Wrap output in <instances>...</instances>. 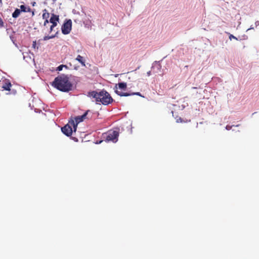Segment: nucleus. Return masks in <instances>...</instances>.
I'll return each instance as SVG.
<instances>
[{
	"label": "nucleus",
	"mask_w": 259,
	"mask_h": 259,
	"mask_svg": "<svg viewBox=\"0 0 259 259\" xmlns=\"http://www.w3.org/2000/svg\"><path fill=\"white\" fill-rule=\"evenodd\" d=\"M52 85L58 90L64 92L71 90L72 88V84L69 78L64 75L56 77Z\"/></svg>",
	"instance_id": "nucleus-1"
},
{
	"label": "nucleus",
	"mask_w": 259,
	"mask_h": 259,
	"mask_svg": "<svg viewBox=\"0 0 259 259\" xmlns=\"http://www.w3.org/2000/svg\"><path fill=\"white\" fill-rule=\"evenodd\" d=\"M88 95L96 99L97 102H101L105 105H107L112 103L113 99L110 94L106 91L102 90L100 92L92 91L89 92Z\"/></svg>",
	"instance_id": "nucleus-2"
},
{
	"label": "nucleus",
	"mask_w": 259,
	"mask_h": 259,
	"mask_svg": "<svg viewBox=\"0 0 259 259\" xmlns=\"http://www.w3.org/2000/svg\"><path fill=\"white\" fill-rule=\"evenodd\" d=\"M74 120L71 119L67 124L61 128V131L64 134L69 137L72 135L73 132H74Z\"/></svg>",
	"instance_id": "nucleus-3"
},
{
	"label": "nucleus",
	"mask_w": 259,
	"mask_h": 259,
	"mask_svg": "<svg viewBox=\"0 0 259 259\" xmlns=\"http://www.w3.org/2000/svg\"><path fill=\"white\" fill-rule=\"evenodd\" d=\"M92 118V113L90 110H87L83 115L78 116L75 117L74 121V132H76L77 125L80 122L83 121L85 119H90Z\"/></svg>",
	"instance_id": "nucleus-4"
},
{
	"label": "nucleus",
	"mask_w": 259,
	"mask_h": 259,
	"mask_svg": "<svg viewBox=\"0 0 259 259\" xmlns=\"http://www.w3.org/2000/svg\"><path fill=\"white\" fill-rule=\"evenodd\" d=\"M103 136L106 141L116 143L118 141L119 133L117 131H109L107 133L104 134Z\"/></svg>",
	"instance_id": "nucleus-5"
},
{
	"label": "nucleus",
	"mask_w": 259,
	"mask_h": 259,
	"mask_svg": "<svg viewBox=\"0 0 259 259\" xmlns=\"http://www.w3.org/2000/svg\"><path fill=\"white\" fill-rule=\"evenodd\" d=\"M72 21L70 19L65 22L62 26V32L64 34H69L71 30Z\"/></svg>",
	"instance_id": "nucleus-6"
},
{
	"label": "nucleus",
	"mask_w": 259,
	"mask_h": 259,
	"mask_svg": "<svg viewBox=\"0 0 259 259\" xmlns=\"http://www.w3.org/2000/svg\"><path fill=\"white\" fill-rule=\"evenodd\" d=\"M115 92L118 95H119L120 96L127 97V96H130L131 95H138V96L142 97V95H141L140 92L132 93L130 94V93H122V92L118 91V90H115Z\"/></svg>",
	"instance_id": "nucleus-7"
},
{
	"label": "nucleus",
	"mask_w": 259,
	"mask_h": 259,
	"mask_svg": "<svg viewBox=\"0 0 259 259\" xmlns=\"http://www.w3.org/2000/svg\"><path fill=\"white\" fill-rule=\"evenodd\" d=\"M12 87V84L9 80L5 79L3 81V84L2 88L3 90L10 91V88Z\"/></svg>",
	"instance_id": "nucleus-8"
},
{
	"label": "nucleus",
	"mask_w": 259,
	"mask_h": 259,
	"mask_svg": "<svg viewBox=\"0 0 259 259\" xmlns=\"http://www.w3.org/2000/svg\"><path fill=\"white\" fill-rule=\"evenodd\" d=\"M162 68V66L160 63H155L153 64L152 69L154 70L153 72L155 73H158V71H160Z\"/></svg>",
	"instance_id": "nucleus-9"
},
{
	"label": "nucleus",
	"mask_w": 259,
	"mask_h": 259,
	"mask_svg": "<svg viewBox=\"0 0 259 259\" xmlns=\"http://www.w3.org/2000/svg\"><path fill=\"white\" fill-rule=\"evenodd\" d=\"M76 60L78 61L82 66H85V61L83 57L80 55H78L76 58Z\"/></svg>",
	"instance_id": "nucleus-10"
},
{
	"label": "nucleus",
	"mask_w": 259,
	"mask_h": 259,
	"mask_svg": "<svg viewBox=\"0 0 259 259\" xmlns=\"http://www.w3.org/2000/svg\"><path fill=\"white\" fill-rule=\"evenodd\" d=\"M59 20V16L53 14L50 19V22H58Z\"/></svg>",
	"instance_id": "nucleus-11"
},
{
	"label": "nucleus",
	"mask_w": 259,
	"mask_h": 259,
	"mask_svg": "<svg viewBox=\"0 0 259 259\" xmlns=\"http://www.w3.org/2000/svg\"><path fill=\"white\" fill-rule=\"evenodd\" d=\"M20 7L21 12H29L31 11V9L29 7H26L24 5H21Z\"/></svg>",
	"instance_id": "nucleus-12"
},
{
	"label": "nucleus",
	"mask_w": 259,
	"mask_h": 259,
	"mask_svg": "<svg viewBox=\"0 0 259 259\" xmlns=\"http://www.w3.org/2000/svg\"><path fill=\"white\" fill-rule=\"evenodd\" d=\"M118 86L119 89L125 90L126 89L127 84L125 82H120L118 83Z\"/></svg>",
	"instance_id": "nucleus-13"
},
{
	"label": "nucleus",
	"mask_w": 259,
	"mask_h": 259,
	"mask_svg": "<svg viewBox=\"0 0 259 259\" xmlns=\"http://www.w3.org/2000/svg\"><path fill=\"white\" fill-rule=\"evenodd\" d=\"M20 12V10L16 9L12 14V17L15 18H17L19 16Z\"/></svg>",
	"instance_id": "nucleus-14"
},
{
	"label": "nucleus",
	"mask_w": 259,
	"mask_h": 259,
	"mask_svg": "<svg viewBox=\"0 0 259 259\" xmlns=\"http://www.w3.org/2000/svg\"><path fill=\"white\" fill-rule=\"evenodd\" d=\"M175 118L176 120V122L178 123L184 122V120H183V119L181 117H178L177 116L176 117H175Z\"/></svg>",
	"instance_id": "nucleus-15"
},
{
	"label": "nucleus",
	"mask_w": 259,
	"mask_h": 259,
	"mask_svg": "<svg viewBox=\"0 0 259 259\" xmlns=\"http://www.w3.org/2000/svg\"><path fill=\"white\" fill-rule=\"evenodd\" d=\"M55 36V35H51V36H45L44 37V40H48L49 39H51V38H54V37Z\"/></svg>",
	"instance_id": "nucleus-16"
},
{
	"label": "nucleus",
	"mask_w": 259,
	"mask_h": 259,
	"mask_svg": "<svg viewBox=\"0 0 259 259\" xmlns=\"http://www.w3.org/2000/svg\"><path fill=\"white\" fill-rule=\"evenodd\" d=\"M63 67L67 68V67L65 65H60L58 67L57 70H59V71H61V70H62Z\"/></svg>",
	"instance_id": "nucleus-17"
},
{
	"label": "nucleus",
	"mask_w": 259,
	"mask_h": 259,
	"mask_svg": "<svg viewBox=\"0 0 259 259\" xmlns=\"http://www.w3.org/2000/svg\"><path fill=\"white\" fill-rule=\"evenodd\" d=\"M48 24V25L49 24V22L47 19H46L44 22V26L48 28V26H47Z\"/></svg>",
	"instance_id": "nucleus-18"
},
{
	"label": "nucleus",
	"mask_w": 259,
	"mask_h": 259,
	"mask_svg": "<svg viewBox=\"0 0 259 259\" xmlns=\"http://www.w3.org/2000/svg\"><path fill=\"white\" fill-rule=\"evenodd\" d=\"M49 13H44L42 15V17L44 19L46 18L47 19L49 17Z\"/></svg>",
	"instance_id": "nucleus-19"
},
{
	"label": "nucleus",
	"mask_w": 259,
	"mask_h": 259,
	"mask_svg": "<svg viewBox=\"0 0 259 259\" xmlns=\"http://www.w3.org/2000/svg\"><path fill=\"white\" fill-rule=\"evenodd\" d=\"M4 26V22L2 19L0 17V27H3Z\"/></svg>",
	"instance_id": "nucleus-20"
},
{
	"label": "nucleus",
	"mask_w": 259,
	"mask_h": 259,
	"mask_svg": "<svg viewBox=\"0 0 259 259\" xmlns=\"http://www.w3.org/2000/svg\"><path fill=\"white\" fill-rule=\"evenodd\" d=\"M52 24L51 25L52 27H55L57 25V22H51Z\"/></svg>",
	"instance_id": "nucleus-21"
},
{
	"label": "nucleus",
	"mask_w": 259,
	"mask_h": 259,
	"mask_svg": "<svg viewBox=\"0 0 259 259\" xmlns=\"http://www.w3.org/2000/svg\"><path fill=\"white\" fill-rule=\"evenodd\" d=\"M232 38H234V39H235L237 40V38H236V37L234 36L233 35H232V34H230V35H229V39H230V40H231Z\"/></svg>",
	"instance_id": "nucleus-22"
},
{
	"label": "nucleus",
	"mask_w": 259,
	"mask_h": 259,
	"mask_svg": "<svg viewBox=\"0 0 259 259\" xmlns=\"http://www.w3.org/2000/svg\"><path fill=\"white\" fill-rule=\"evenodd\" d=\"M54 27H52V26H50V31L49 32H51L53 31V29H54Z\"/></svg>",
	"instance_id": "nucleus-23"
},
{
	"label": "nucleus",
	"mask_w": 259,
	"mask_h": 259,
	"mask_svg": "<svg viewBox=\"0 0 259 259\" xmlns=\"http://www.w3.org/2000/svg\"><path fill=\"white\" fill-rule=\"evenodd\" d=\"M255 27L259 26V21H256L255 22Z\"/></svg>",
	"instance_id": "nucleus-24"
},
{
	"label": "nucleus",
	"mask_w": 259,
	"mask_h": 259,
	"mask_svg": "<svg viewBox=\"0 0 259 259\" xmlns=\"http://www.w3.org/2000/svg\"><path fill=\"white\" fill-rule=\"evenodd\" d=\"M148 76H150L151 74V72L150 71L147 72V73Z\"/></svg>",
	"instance_id": "nucleus-25"
},
{
	"label": "nucleus",
	"mask_w": 259,
	"mask_h": 259,
	"mask_svg": "<svg viewBox=\"0 0 259 259\" xmlns=\"http://www.w3.org/2000/svg\"><path fill=\"white\" fill-rule=\"evenodd\" d=\"M36 45V41L33 42V47L34 48Z\"/></svg>",
	"instance_id": "nucleus-26"
},
{
	"label": "nucleus",
	"mask_w": 259,
	"mask_h": 259,
	"mask_svg": "<svg viewBox=\"0 0 259 259\" xmlns=\"http://www.w3.org/2000/svg\"><path fill=\"white\" fill-rule=\"evenodd\" d=\"M226 128H227V130H230V127L229 125H227V126H226Z\"/></svg>",
	"instance_id": "nucleus-27"
},
{
	"label": "nucleus",
	"mask_w": 259,
	"mask_h": 259,
	"mask_svg": "<svg viewBox=\"0 0 259 259\" xmlns=\"http://www.w3.org/2000/svg\"><path fill=\"white\" fill-rule=\"evenodd\" d=\"M253 29V27H250V29Z\"/></svg>",
	"instance_id": "nucleus-28"
}]
</instances>
